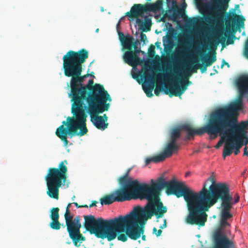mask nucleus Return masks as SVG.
Returning a JSON list of instances; mask_svg holds the SVG:
<instances>
[{"instance_id":"1","label":"nucleus","mask_w":248,"mask_h":248,"mask_svg":"<svg viewBox=\"0 0 248 248\" xmlns=\"http://www.w3.org/2000/svg\"><path fill=\"white\" fill-rule=\"evenodd\" d=\"M122 187L116 189L113 192L115 200L123 202L132 199H146L148 202L143 209L140 206L135 207L134 211L126 216H120L118 218H123L125 220L124 226L126 227V232L131 239L137 240L143 232L144 226L147 219L155 215L157 218L162 217L167 212V208L160 201L159 193L136 187L134 183H129L127 185H122Z\"/></svg>"},{"instance_id":"2","label":"nucleus","mask_w":248,"mask_h":248,"mask_svg":"<svg viewBox=\"0 0 248 248\" xmlns=\"http://www.w3.org/2000/svg\"><path fill=\"white\" fill-rule=\"evenodd\" d=\"M78 99L73 103L71 108L72 117H68L66 121H63L55 132L56 135L63 141L64 146L69 142L67 136L70 138L78 135L82 136L88 132L86 127L87 115L84 111L87 105L105 100L109 102L111 99L104 86L100 84L93 85V80L90 79L86 85L81 87Z\"/></svg>"},{"instance_id":"3","label":"nucleus","mask_w":248,"mask_h":248,"mask_svg":"<svg viewBox=\"0 0 248 248\" xmlns=\"http://www.w3.org/2000/svg\"><path fill=\"white\" fill-rule=\"evenodd\" d=\"M238 115L235 107H218L210 114L206 124L199 130L194 131L189 125H185L184 128L188 131L189 136H193L195 133L202 135L206 133L211 140L223 135L231 140L233 148L240 149L244 145L243 140L246 138L248 119L238 123Z\"/></svg>"},{"instance_id":"4","label":"nucleus","mask_w":248,"mask_h":248,"mask_svg":"<svg viewBox=\"0 0 248 248\" xmlns=\"http://www.w3.org/2000/svg\"><path fill=\"white\" fill-rule=\"evenodd\" d=\"M219 194L213 199H206L194 192L183 183L176 197H183L186 202L189 213L186 218V222L191 225L204 226L207 218L205 212L218 200H221L220 224L223 227L229 225L227 220L232 217L230 213L231 205L230 201L231 199L224 193L223 194Z\"/></svg>"},{"instance_id":"5","label":"nucleus","mask_w":248,"mask_h":248,"mask_svg":"<svg viewBox=\"0 0 248 248\" xmlns=\"http://www.w3.org/2000/svg\"><path fill=\"white\" fill-rule=\"evenodd\" d=\"M89 52L82 48L78 51L69 50L63 56V69L65 76L71 77V92L69 97L71 98V101L74 103L78 99V94L81 90L84 78L81 76L82 72V63L88 58Z\"/></svg>"},{"instance_id":"6","label":"nucleus","mask_w":248,"mask_h":248,"mask_svg":"<svg viewBox=\"0 0 248 248\" xmlns=\"http://www.w3.org/2000/svg\"><path fill=\"white\" fill-rule=\"evenodd\" d=\"M84 226L91 234H94L97 238H107L108 241L115 239L117 232H123L125 228L124 223L125 220L123 218H114L104 220L101 217L95 218L92 215L84 216Z\"/></svg>"},{"instance_id":"7","label":"nucleus","mask_w":248,"mask_h":248,"mask_svg":"<svg viewBox=\"0 0 248 248\" xmlns=\"http://www.w3.org/2000/svg\"><path fill=\"white\" fill-rule=\"evenodd\" d=\"M118 181L121 185H127L129 183H134L136 187L148 189V190L159 193L162 189L166 188V192L168 195H174L176 197L183 184V182H179L174 179L166 182L164 178L161 176L157 179L155 183L151 185L146 184H141L138 180L133 179L127 172L119 177Z\"/></svg>"},{"instance_id":"8","label":"nucleus","mask_w":248,"mask_h":248,"mask_svg":"<svg viewBox=\"0 0 248 248\" xmlns=\"http://www.w3.org/2000/svg\"><path fill=\"white\" fill-rule=\"evenodd\" d=\"M67 161L64 160L59 163L58 168L48 169L45 180L47 189L46 193L49 197L56 200L59 199V188L67 179Z\"/></svg>"},{"instance_id":"9","label":"nucleus","mask_w":248,"mask_h":248,"mask_svg":"<svg viewBox=\"0 0 248 248\" xmlns=\"http://www.w3.org/2000/svg\"><path fill=\"white\" fill-rule=\"evenodd\" d=\"M108 100L102 101L90 105H86L84 110H87L91 116V120L93 125L98 129L105 130L108 128V116L106 114L103 116L98 115L105 111H107L109 107V104L107 103Z\"/></svg>"},{"instance_id":"10","label":"nucleus","mask_w":248,"mask_h":248,"mask_svg":"<svg viewBox=\"0 0 248 248\" xmlns=\"http://www.w3.org/2000/svg\"><path fill=\"white\" fill-rule=\"evenodd\" d=\"M231 198L230 203L231 205V209L232 205L239 202L240 197L238 193H235L234 195L233 201H232V197L230 194V189L229 186L225 183H214L211 185L208 189L207 188V185L205 183H204L202 189L197 194L202 196L206 199H213L215 196L219 195V193L223 194Z\"/></svg>"},{"instance_id":"11","label":"nucleus","mask_w":248,"mask_h":248,"mask_svg":"<svg viewBox=\"0 0 248 248\" xmlns=\"http://www.w3.org/2000/svg\"><path fill=\"white\" fill-rule=\"evenodd\" d=\"M186 72L182 73L179 70L174 69L173 72L164 75L163 77L167 78L171 81L179 82V84L174 85L170 89V96H181L187 89V86L191 84V81L188 79V77H186Z\"/></svg>"},{"instance_id":"12","label":"nucleus","mask_w":248,"mask_h":248,"mask_svg":"<svg viewBox=\"0 0 248 248\" xmlns=\"http://www.w3.org/2000/svg\"><path fill=\"white\" fill-rule=\"evenodd\" d=\"M235 84L239 92L238 98L234 102L229 105L224 106V107L225 108L235 107L237 112L239 113V111L243 109V104L242 99L245 95H247V100L248 101V76L243 75L239 77L236 79Z\"/></svg>"},{"instance_id":"13","label":"nucleus","mask_w":248,"mask_h":248,"mask_svg":"<svg viewBox=\"0 0 248 248\" xmlns=\"http://www.w3.org/2000/svg\"><path fill=\"white\" fill-rule=\"evenodd\" d=\"M79 216H76L74 219H71L67 225V231L70 238L72 239L76 247H79L80 243L85 241L86 238L80 232L81 224Z\"/></svg>"},{"instance_id":"14","label":"nucleus","mask_w":248,"mask_h":248,"mask_svg":"<svg viewBox=\"0 0 248 248\" xmlns=\"http://www.w3.org/2000/svg\"><path fill=\"white\" fill-rule=\"evenodd\" d=\"M235 19H236L239 27L243 28L244 27V22L245 20V18L242 15H236L235 10L233 9L232 12L231 13L230 15H227L226 16V23L227 29H229L230 30L232 27V34L228 36L227 37L226 44L228 45L234 44V39L235 38L234 33L236 31V29L232 28L233 26L232 23Z\"/></svg>"},{"instance_id":"15","label":"nucleus","mask_w":248,"mask_h":248,"mask_svg":"<svg viewBox=\"0 0 248 248\" xmlns=\"http://www.w3.org/2000/svg\"><path fill=\"white\" fill-rule=\"evenodd\" d=\"M213 240V248H235L233 242L221 231H217L214 233Z\"/></svg>"},{"instance_id":"16","label":"nucleus","mask_w":248,"mask_h":248,"mask_svg":"<svg viewBox=\"0 0 248 248\" xmlns=\"http://www.w3.org/2000/svg\"><path fill=\"white\" fill-rule=\"evenodd\" d=\"M216 52L210 56L207 59L203 61V63H198V61L194 58H192L189 70L193 73L197 72V69H200L202 73L205 72L207 67L211 66L216 61Z\"/></svg>"},{"instance_id":"17","label":"nucleus","mask_w":248,"mask_h":248,"mask_svg":"<svg viewBox=\"0 0 248 248\" xmlns=\"http://www.w3.org/2000/svg\"><path fill=\"white\" fill-rule=\"evenodd\" d=\"M151 10L149 5L135 4L131 8L130 11L126 13V16L131 19L137 18V23L139 24H142L143 21L138 18V16H142L145 13Z\"/></svg>"},{"instance_id":"18","label":"nucleus","mask_w":248,"mask_h":248,"mask_svg":"<svg viewBox=\"0 0 248 248\" xmlns=\"http://www.w3.org/2000/svg\"><path fill=\"white\" fill-rule=\"evenodd\" d=\"M140 51V49L138 47V48H135L134 50L132 49L125 52L124 55V59L125 62L133 67L140 64L142 60L138 56V54Z\"/></svg>"},{"instance_id":"19","label":"nucleus","mask_w":248,"mask_h":248,"mask_svg":"<svg viewBox=\"0 0 248 248\" xmlns=\"http://www.w3.org/2000/svg\"><path fill=\"white\" fill-rule=\"evenodd\" d=\"M185 125H189L191 127V128L192 129H193L194 131L198 130L200 128H199L198 129H195L193 127V126L190 124L187 123V124H183L182 125H181L179 128L176 127V128L172 129L170 131V136H169V138L168 140L172 142H174V143H177V140L180 138V136H181V130H182L187 132V134L186 136V139L187 140H190L191 138H193V137H194V136L195 135H199L198 134L195 133L193 136H189L188 131L186 130L184 128V126Z\"/></svg>"},{"instance_id":"20","label":"nucleus","mask_w":248,"mask_h":248,"mask_svg":"<svg viewBox=\"0 0 248 248\" xmlns=\"http://www.w3.org/2000/svg\"><path fill=\"white\" fill-rule=\"evenodd\" d=\"M119 39L123 46L124 47L128 49V50H132L133 48H138V45L140 44V42L137 40L134 42V39L133 36L129 34L124 35V34L121 32H118Z\"/></svg>"},{"instance_id":"21","label":"nucleus","mask_w":248,"mask_h":248,"mask_svg":"<svg viewBox=\"0 0 248 248\" xmlns=\"http://www.w3.org/2000/svg\"><path fill=\"white\" fill-rule=\"evenodd\" d=\"M179 148V146L177 143L168 140L164 146L163 151L159 155L164 161L166 158L170 157L173 154L177 153Z\"/></svg>"},{"instance_id":"22","label":"nucleus","mask_w":248,"mask_h":248,"mask_svg":"<svg viewBox=\"0 0 248 248\" xmlns=\"http://www.w3.org/2000/svg\"><path fill=\"white\" fill-rule=\"evenodd\" d=\"M226 37V33L222 32L218 34L217 38L208 37L206 46H208L210 49L215 51L219 43H220L222 46L225 45Z\"/></svg>"},{"instance_id":"23","label":"nucleus","mask_w":248,"mask_h":248,"mask_svg":"<svg viewBox=\"0 0 248 248\" xmlns=\"http://www.w3.org/2000/svg\"><path fill=\"white\" fill-rule=\"evenodd\" d=\"M59 208L58 207L52 208L51 210L50 218L52 221L50 223V228L53 230H58L61 228V223L59 219Z\"/></svg>"},{"instance_id":"24","label":"nucleus","mask_w":248,"mask_h":248,"mask_svg":"<svg viewBox=\"0 0 248 248\" xmlns=\"http://www.w3.org/2000/svg\"><path fill=\"white\" fill-rule=\"evenodd\" d=\"M233 145L231 140H228V138H227V140L223 148L222 154L223 158L225 159L226 156L230 155L233 153Z\"/></svg>"},{"instance_id":"25","label":"nucleus","mask_w":248,"mask_h":248,"mask_svg":"<svg viewBox=\"0 0 248 248\" xmlns=\"http://www.w3.org/2000/svg\"><path fill=\"white\" fill-rule=\"evenodd\" d=\"M114 199L115 198L112 193L110 194L106 195L101 199L100 203L102 205H109L112 203L114 202H116Z\"/></svg>"},{"instance_id":"26","label":"nucleus","mask_w":248,"mask_h":248,"mask_svg":"<svg viewBox=\"0 0 248 248\" xmlns=\"http://www.w3.org/2000/svg\"><path fill=\"white\" fill-rule=\"evenodd\" d=\"M163 161L159 155L152 157H147L146 158L145 163L146 165L149 164L151 162L158 163Z\"/></svg>"},{"instance_id":"27","label":"nucleus","mask_w":248,"mask_h":248,"mask_svg":"<svg viewBox=\"0 0 248 248\" xmlns=\"http://www.w3.org/2000/svg\"><path fill=\"white\" fill-rule=\"evenodd\" d=\"M143 89L147 97H151L153 96V94L152 93L153 90L154 89L153 85H149L148 86L143 85Z\"/></svg>"},{"instance_id":"28","label":"nucleus","mask_w":248,"mask_h":248,"mask_svg":"<svg viewBox=\"0 0 248 248\" xmlns=\"http://www.w3.org/2000/svg\"><path fill=\"white\" fill-rule=\"evenodd\" d=\"M126 227H125L124 228V232H126V234H124V233H121L120 234L118 237H117V238L119 240H120V241H122L123 242H125L127 240V236L130 238L129 235L127 234V232H126ZM122 232H120V233H121ZM120 233V232H117V235L118 234Z\"/></svg>"},{"instance_id":"29","label":"nucleus","mask_w":248,"mask_h":248,"mask_svg":"<svg viewBox=\"0 0 248 248\" xmlns=\"http://www.w3.org/2000/svg\"><path fill=\"white\" fill-rule=\"evenodd\" d=\"M73 216L71 215L70 210L65 211L64 214V218L65 220L66 226L69 224V221L73 219Z\"/></svg>"},{"instance_id":"30","label":"nucleus","mask_w":248,"mask_h":248,"mask_svg":"<svg viewBox=\"0 0 248 248\" xmlns=\"http://www.w3.org/2000/svg\"><path fill=\"white\" fill-rule=\"evenodd\" d=\"M155 54V47L153 45H151L148 50V54L149 57H153Z\"/></svg>"},{"instance_id":"31","label":"nucleus","mask_w":248,"mask_h":248,"mask_svg":"<svg viewBox=\"0 0 248 248\" xmlns=\"http://www.w3.org/2000/svg\"><path fill=\"white\" fill-rule=\"evenodd\" d=\"M180 11L179 10H174L173 11V14H172V16L174 18H177L180 13Z\"/></svg>"},{"instance_id":"32","label":"nucleus","mask_w":248,"mask_h":248,"mask_svg":"<svg viewBox=\"0 0 248 248\" xmlns=\"http://www.w3.org/2000/svg\"><path fill=\"white\" fill-rule=\"evenodd\" d=\"M147 40V36L145 34L141 33L140 34V41L145 43V42Z\"/></svg>"},{"instance_id":"33","label":"nucleus","mask_w":248,"mask_h":248,"mask_svg":"<svg viewBox=\"0 0 248 248\" xmlns=\"http://www.w3.org/2000/svg\"><path fill=\"white\" fill-rule=\"evenodd\" d=\"M144 26L146 29L143 30L144 31H147L150 30V25L148 24L147 21L145 23Z\"/></svg>"},{"instance_id":"34","label":"nucleus","mask_w":248,"mask_h":248,"mask_svg":"<svg viewBox=\"0 0 248 248\" xmlns=\"http://www.w3.org/2000/svg\"><path fill=\"white\" fill-rule=\"evenodd\" d=\"M247 130H246V138L245 139L243 140V143H244V145H246L248 144V137L247 135Z\"/></svg>"},{"instance_id":"35","label":"nucleus","mask_w":248,"mask_h":248,"mask_svg":"<svg viewBox=\"0 0 248 248\" xmlns=\"http://www.w3.org/2000/svg\"><path fill=\"white\" fill-rule=\"evenodd\" d=\"M161 88H158L157 87L155 89V93L156 96H159Z\"/></svg>"},{"instance_id":"36","label":"nucleus","mask_w":248,"mask_h":248,"mask_svg":"<svg viewBox=\"0 0 248 248\" xmlns=\"http://www.w3.org/2000/svg\"><path fill=\"white\" fill-rule=\"evenodd\" d=\"M222 143H223V141L222 140H220L217 143L216 145V146H215V147L216 148V149H218L221 146V145H222Z\"/></svg>"},{"instance_id":"37","label":"nucleus","mask_w":248,"mask_h":248,"mask_svg":"<svg viewBox=\"0 0 248 248\" xmlns=\"http://www.w3.org/2000/svg\"><path fill=\"white\" fill-rule=\"evenodd\" d=\"M243 155H246L248 156V147L247 146H245L244 148Z\"/></svg>"},{"instance_id":"38","label":"nucleus","mask_w":248,"mask_h":248,"mask_svg":"<svg viewBox=\"0 0 248 248\" xmlns=\"http://www.w3.org/2000/svg\"><path fill=\"white\" fill-rule=\"evenodd\" d=\"M144 77L145 79H149L151 78V81L153 82V77H151L150 76H149L147 74L145 73L144 74Z\"/></svg>"},{"instance_id":"39","label":"nucleus","mask_w":248,"mask_h":248,"mask_svg":"<svg viewBox=\"0 0 248 248\" xmlns=\"http://www.w3.org/2000/svg\"><path fill=\"white\" fill-rule=\"evenodd\" d=\"M233 151L235 155H237L240 153V149L236 148H234Z\"/></svg>"},{"instance_id":"40","label":"nucleus","mask_w":248,"mask_h":248,"mask_svg":"<svg viewBox=\"0 0 248 248\" xmlns=\"http://www.w3.org/2000/svg\"><path fill=\"white\" fill-rule=\"evenodd\" d=\"M97 202L96 201H93L92 203L89 205L90 207L96 206Z\"/></svg>"},{"instance_id":"41","label":"nucleus","mask_w":248,"mask_h":248,"mask_svg":"<svg viewBox=\"0 0 248 248\" xmlns=\"http://www.w3.org/2000/svg\"><path fill=\"white\" fill-rule=\"evenodd\" d=\"M227 65L228 66H229V64L228 62H225V61L224 60H223L222 62V64H221V68H222L224 66V65Z\"/></svg>"},{"instance_id":"42","label":"nucleus","mask_w":248,"mask_h":248,"mask_svg":"<svg viewBox=\"0 0 248 248\" xmlns=\"http://www.w3.org/2000/svg\"><path fill=\"white\" fill-rule=\"evenodd\" d=\"M162 232V231L161 230H159L157 231V232L155 233L157 237L159 236Z\"/></svg>"},{"instance_id":"43","label":"nucleus","mask_w":248,"mask_h":248,"mask_svg":"<svg viewBox=\"0 0 248 248\" xmlns=\"http://www.w3.org/2000/svg\"><path fill=\"white\" fill-rule=\"evenodd\" d=\"M166 226H167V222H166V220L165 219L164 221V223L162 225V226H160V228L161 229H163L165 227H166Z\"/></svg>"},{"instance_id":"44","label":"nucleus","mask_w":248,"mask_h":248,"mask_svg":"<svg viewBox=\"0 0 248 248\" xmlns=\"http://www.w3.org/2000/svg\"><path fill=\"white\" fill-rule=\"evenodd\" d=\"M72 203H69L67 204V206H66V210L65 211H67V210H70V208L71 207V205Z\"/></svg>"},{"instance_id":"45","label":"nucleus","mask_w":248,"mask_h":248,"mask_svg":"<svg viewBox=\"0 0 248 248\" xmlns=\"http://www.w3.org/2000/svg\"><path fill=\"white\" fill-rule=\"evenodd\" d=\"M73 204L77 207V208H81L80 205H79L77 202H73Z\"/></svg>"},{"instance_id":"46","label":"nucleus","mask_w":248,"mask_h":248,"mask_svg":"<svg viewBox=\"0 0 248 248\" xmlns=\"http://www.w3.org/2000/svg\"><path fill=\"white\" fill-rule=\"evenodd\" d=\"M153 233H156V232H157V229H156V228H155V227H154V228H153Z\"/></svg>"},{"instance_id":"47","label":"nucleus","mask_w":248,"mask_h":248,"mask_svg":"<svg viewBox=\"0 0 248 248\" xmlns=\"http://www.w3.org/2000/svg\"><path fill=\"white\" fill-rule=\"evenodd\" d=\"M80 207H81V208H82V207L88 208V206L86 204H85V205H80Z\"/></svg>"},{"instance_id":"48","label":"nucleus","mask_w":248,"mask_h":248,"mask_svg":"<svg viewBox=\"0 0 248 248\" xmlns=\"http://www.w3.org/2000/svg\"><path fill=\"white\" fill-rule=\"evenodd\" d=\"M94 73L93 72H91V73L89 74V76L94 77L93 76Z\"/></svg>"},{"instance_id":"49","label":"nucleus","mask_w":248,"mask_h":248,"mask_svg":"<svg viewBox=\"0 0 248 248\" xmlns=\"http://www.w3.org/2000/svg\"><path fill=\"white\" fill-rule=\"evenodd\" d=\"M82 76L85 79V78H86L87 77L89 76V74H87L86 75H83V76Z\"/></svg>"},{"instance_id":"50","label":"nucleus","mask_w":248,"mask_h":248,"mask_svg":"<svg viewBox=\"0 0 248 248\" xmlns=\"http://www.w3.org/2000/svg\"><path fill=\"white\" fill-rule=\"evenodd\" d=\"M159 43H158V42H157L156 43H155V45L156 46V47H159L160 46V45H159Z\"/></svg>"},{"instance_id":"51","label":"nucleus","mask_w":248,"mask_h":248,"mask_svg":"<svg viewBox=\"0 0 248 248\" xmlns=\"http://www.w3.org/2000/svg\"><path fill=\"white\" fill-rule=\"evenodd\" d=\"M145 238H146V236L145 235H142V239L144 241L145 240Z\"/></svg>"},{"instance_id":"52","label":"nucleus","mask_w":248,"mask_h":248,"mask_svg":"<svg viewBox=\"0 0 248 248\" xmlns=\"http://www.w3.org/2000/svg\"><path fill=\"white\" fill-rule=\"evenodd\" d=\"M131 169H128L127 170V171H126V172H127V173H129V172H130V171H131Z\"/></svg>"},{"instance_id":"53","label":"nucleus","mask_w":248,"mask_h":248,"mask_svg":"<svg viewBox=\"0 0 248 248\" xmlns=\"http://www.w3.org/2000/svg\"><path fill=\"white\" fill-rule=\"evenodd\" d=\"M203 21V19L202 18H200V22L202 23Z\"/></svg>"},{"instance_id":"54","label":"nucleus","mask_w":248,"mask_h":248,"mask_svg":"<svg viewBox=\"0 0 248 248\" xmlns=\"http://www.w3.org/2000/svg\"><path fill=\"white\" fill-rule=\"evenodd\" d=\"M224 0V2H225L227 4V3H228V2L230 0Z\"/></svg>"},{"instance_id":"55","label":"nucleus","mask_w":248,"mask_h":248,"mask_svg":"<svg viewBox=\"0 0 248 248\" xmlns=\"http://www.w3.org/2000/svg\"><path fill=\"white\" fill-rule=\"evenodd\" d=\"M189 174V172H186V176H187Z\"/></svg>"},{"instance_id":"56","label":"nucleus","mask_w":248,"mask_h":248,"mask_svg":"<svg viewBox=\"0 0 248 248\" xmlns=\"http://www.w3.org/2000/svg\"><path fill=\"white\" fill-rule=\"evenodd\" d=\"M226 8H227V7H226L225 8H224L223 9V11H225L226 10Z\"/></svg>"},{"instance_id":"57","label":"nucleus","mask_w":248,"mask_h":248,"mask_svg":"<svg viewBox=\"0 0 248 248\" xmlns=\"http://www.w3.org/2000/svg\"><path fill=\"white\" fill-rule=\"evenodd\" d=\"M98 30H99V29H96V32H98Z\"/></svg>"},{"instance_id":"58","label":"nucleus","mask_w":248,"mask_h":248,"mask_svg":"<svg viewBox=\"0 0 248 248\" xmlns=\"http://www.w3.org/2000/svg\"><path fill=\"white\" fill-rule=\"evenodd\" d=\"M236 7H239V5H236Z\"/></svg>"}]
</instances>
